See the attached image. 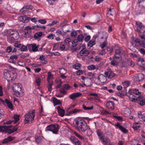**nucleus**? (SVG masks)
I'll return each mask as SVG.
<instances>
[{"label": "nucleus", "mask_w": 145, "mask_h": 145, "mask_svg": "<svg viewBox=\"0 0 145 145\" xmlns=\"http://www.w3.org/2000/svg\"><path fill=\"white\" fill-rule=\"evenodd\" d=\"M35 110H30L25 115L24 123L25 124L28 123L30 122L31 123L32 122V121L34 120L35 118Z\"/></svg>", "instance_id": "f257e3e1"}, {"label": "nucleus", "mask_w": 145, "mask_h": 145, "mask_svg": "<svg viewBox=\"0 0 145 145\" xmlns=\"http://www.w3.org/2000/svg\"><path fill=\"white\" fill-rule=\"evenodd\" d=\"M75 125L77 127L78 129H80L82 132H84L88 129L87 123L84 120H76Z\"/></svg>", "instance_id": "f03ea898"}, {"label": "nucleus", "mask_w": 145, "mask_h": 145, "mask_svg": "<svg viewBox=\"0 0 145 145\" xmlns=\"http://www.w3.org/2000/svg\"><path fill=\"white\" fill-rule=\"evenodd\" d=\"M12 89L14 92V94H15L17 97L20 96V91H21L22 89L21 87H20V85L18 83H15L14 84L12 87Z\"/></svg>", "instance_id": "7ed1b4c3"}, {"label": "nucleus", "mask_w": 145, "mask_h": 145, "mask_svg": "<svg viewBox=\"0 0 145 145\" xmlns=\"http://www.w3.org/2000/svg\"><path fill=\"white\" fill-rule=\"evenodd\" d=\"M14 74L13 72L10 71H8L7 70H5L4 73L5 78L7 80H11L14 78Z\"/></svg>", "instance_id": "20e7f679"}, {"label": "nucleus", "mask_w": 145, "mask_h": 145, "mask_svg": "<svg viewBox=\"0 0 145 145\" xmlns=\"http://www.w3.org/2000/svg\"><path fill=\"white\" fill-rule=\"evenodd\" d=\"M84 39V36L83 34H81L79 35L77 37V40H74L72 42V46L73 47L76 46L78 44V41L79 42H82Z\"/></svg>", "instance_id": "39448f33"}, {"label": "nucleus", "mask_w": 145, "mask_h": 145, "mask_svg": "<svg viewBox=\"0 0 145 145\" xmlns=\"http://www.w3.org/2000/svg\"><path fill=\"white\" fill-rule=\"evenodd\" d=\"M137 103L141 106L145 105V99H143L142 95L139 96L138 97V100Z\"/></svg>", "instance_id": "423d86ee"}, {"label": "nucleus", "mask_w": 145, "mask_h": 145, "mask_svg": "<svg viewBox=\"0 0 145 145\" xmlns=\"http://www.w3.org/2000/svg\"><path fill=\"white\" fill-rule=\"evenodd\" d=\"M82 79V80L84 81V86H90L92 85L90 84L89 85V83H90L91 81V79L88 77H85L84 76H82L81 77Z\"/></svg>", "instance_id": "0eeeda50"}, {"label": "nucleus", "mask_w": 145, "mask_h": 145, "mask_svg": "<svg viewBox=\"0 0 145 145\" xmlns=\"http://www.w3.org/2000/svg\"><path fill=\"white\" fill-rule=\"evenodd\" d=\"M105 74L106 75V77H108V78H111L115 76L113 72L110 69L109 70H107L105 72Z\"/></svg>", "instance_id": "6e6552de"}, {"label": "nucleus", "mask_w": 145, "mask_h": 145, "mask_svg": "<svg viewBox=\"0 0 145 145\" xmlns=\"http://www.w3.org/2000/svg\"><path fill=\"white\" fill-rule=\"evenodd\" d=\"M38 46L35 44H31L28 45V48L29 51L31 50V48L33 52H36L38 51Z\"/></svg>", "instance_id": "1a4fd4ad"}, {"label": "nucleus", "mask_w": 145, "mask_h": 145, "mask_svg": "<svg viewBox=\"0 0 145 145\" xmlns=\"http://www.w3.org/2000/svg\"><path fill=\"white\" fill-rule=\"evenodd\" d=\"M82 95V93H74L70 95L69 96V97L72 100H74L76 98L79 97Z\"/></svg>", "instance_id": "9d476101"}, {"label": "nucleus", "mask_w": 145, "mask_h": 145, "mask_svg": "<svg viewBox=\"0 0 145 145\" xmlns=\"http://www.w3.org/2000/svg\"><path fill=\"white\" fill-rule=\"evenodd\" d=\"M57 109L59 115L62 117L63 116L65 113V110L61 109L59 106H58L57 107Z\"/></svg>", "instance_id": "9b49d317"}, {"label": "nucleus", "mask_w": 145, "mask_h": 145, "mask_svg": "<svg viewBox=\"0 0 145 145\" xmlns=\"http://www.w3.org/2000/svg\"><path fill=\"white\" fill-rule=\"evenodd\" d=\"M89 53V51L87 50L86 48L82 49L80 52V54L81 56L84 55L85 56H87Z\"/></svg>", "instance_id": "f8f14e48"}, {"label": "nucleus", "mask_w": 145, "mask_h": 145, "mask_svg": "<svg viewBox=\"0 0 145 145\" xmlns=\"http://www.w3.org/2000/svg\"><path fill=\"white\" fill-rule=\"evenodd\" d=\"M52 133L54 134H56L57 133L59 128V125H54L52 124Z\"/></svg>", "instance_id": "ddd939ff"}, {"label": "nucleus", "mask_w": 145, "mask_h": 145, "mask_svg": "<svg viewBox=\"0 0 145 145\" xmlns=\"http://www.w3.org/2000/svg\"><path fill=\"white\" fill-rule=\"evenodd\" d=\"M14 138L11 136H8L7 138L4 139L2 141V143L5 144L14 140Z\"/></svg>", "instance_id": "4468645a"}, {"label": "nucleus", "mask_w": 145, "mask_h": 145, "mask_svg": "<svg viewBox=\"0 0 145 145\" xmlns=\"http://www.w3.org/2000/svg\"><path fill=\"white\" fill-rule=\"evenodd\" d=\"M114 103L112 101H109L107 102L106 105L107 107L110 108L112 110L114 109Z\"/></svg>", "instance_id": "2eb2a0df"}, {"label": "nucleus", "mask_w": 145, "mask_h": 145, "mask_svg": "<svg viewBox=\"0 0 145 145\" xmlns=\"http://www.w3.org/2000/svg\"><path fill=\"white\" fill-rule=\"evenodd\" d=\"M98 34H99V36L101 37V39H103L104 38V36L106 38V40L108 37V34L106 32L104 31L99 32Z\"/></svg>", "instance_id": "dca6fc26"}, {"label": "nucleus", "mask_w": 145, "mask_h": 145, "mask_svg": "<svg viewBox=\"0 0 145 145\" xmlns=\"http://www.w3.org/2000/svg\"><path fill=\"white\" fill-rule=\"evenodd\" d=\"M5 103L7 104L8 107L10 109L12 110H13L12 104L11 103V102L8 99H5Z\"/></svg>", "instance_id": "f3484780"}, {"label": "nucleus", "mask_w": 145, "mask_h": 145, "mask_svg": "<svg viewBox=\"0 0 145 145\" xmlns=\"http://www.w3.org/2000/svg\"><path fill=\"white\" fill-rule=\"evenodd\" d=\"M98 80L101 82H104L106 81V77L102 74H100L97 78Z\"/></svg>", "instance_id": "a211bd4d"}, {"label": "nucleus", "mask_w": 145, "mask_h": 145, "mask_svg": "<svg viewBox=\"0 0 145 145\" xmlns=\"http://www.w3.org/2000/svg\"><path fill=\"white\" fill-rule=\"evenodd\" d=\"M129 99L133 102H137L138 100V97H137L133 94H130L129 96Z\"/></svg>", "instance_id": "6ab92c4d"}, {"label": "nucleus", "mask_w": 145, "mask_h": 145, "mask_svg": "<svg viewBox=\"0 0 145 145\" xmlns=\"http://www.w3.org/2000/svg\"><path fill=\"white\" fill-rule=\"evenodd\" d=\"M52 99L53 100V103L54 104V106L61 104V102L60 100L57 99L55 97H53Z\"/></svg>", "instance_id": "aec40b11"}, {"label": "nucleus", "mask_w": 145, "mask_h": 145, "mask_svg": "<svg viewBox=\"0 0 145 145\" xmlns=\"http://www.w3.org/2000/svg\"><path fill=\"white\" fill-rule=\"evenodd\" d=\"M137 81H142L144 78V75L142 73L139 74H137Z\"/></svg>", "instance_id": "412c9836"}, {"label": "nucleus", "mask_w": 145, "mask_h": 145, "mask_svg": "<svg viewBox=\"0 0 145 145\" xmlns=\"http://www.w3.org/2000/svg\"><path fill=\"white\" fill-rule=\"evenodd\" d=\"M33 8V7L31 5L25 6L21 9L20 12H23V10H22L24 9H31Z\"/></svg>", "instance_id": "4be33fe9"}, {"label": "nucleus", "mask_w": 145, "mask_h": 145, "mask_svg": "<svg viewBox=\"0 0 145 145\" xmlns=\"http://www.w3.org/2000/svg\"><path fill=\"white\" fill-rule=\"evenodd\" d=\"M44 57V56L42 55L40 57L39 59L40 60L41 62L42 63L44 64H46L47 63V61Z\"/></svg>", "instance_id": "5701e85b"}, {"label": "nucleus", "mask_w": 145, "mask_h": 145, "mask_svg": "<svg viewBox=\"0 0 145 145\" xmlns=\"http://www.w3.org/2000/svg\"><path fill=\"white\" fill-rule=\"evenodd\" d=\"M82 111V110L77 109H74L72 111H70L69 113L67 114V115L69 116L72 114H74L78 112Z\"/></svg>", "instance_id": "b1692460"}, {"label": "nucleus", "mask_w": 145, "mask_h": 145, "mask_svg": "<svg viewBox=\"0 0 145 145\" xmlns=\"http://www.w3.org/2000/svg\"><path fill=\"white\" fill-rule=\"evenodd\" d=\"M101 142L105 145H112V144H110V140L107 139H106L105 140H102Z\"/></svg>", "instance_id": "393cba45"}, {"label": "nucleus", "mask_w": 145, "mask_h": 145, "mask_svg": "<svg viewBox=\"0 0 145 145\" xmlns=\"http://www.w3.org/2000/svg\"><path fill=\"white\" fill-rule=\"evenodd\" d=\"M53 84V81L48 82V89L49 91H51L52 89V86Z\"/></svg>", "instance_id": "a878e982"}, {"label": "nucleus", "mask_w": 145, "mask_h": 145, "mask_svg": "<svg viewBox=\"0 0 145 145\" xmlns=\"http://www.w3.org/2000/svg\"><path fill=\"white\" fill-rule=\"evenodd\" d=\"M19 20L23 23H26V16H21L19 17Z\"/></svg>", "instance_id": "bb28decb"}, {"label": "nucleus", "mask_w": 145, "mask_h": 145, "mask_svg": "<svg viewBox=\"0 0 145 145\" xmlns=\"http://www.w3.org/2000/svg\"><path fill=\"white\" fill-rule=\"evenodd\" d=\"M6 126L4 125L2 126H0V131L1 132H5L6 133L8 132L6 129Z\"/></svg>", "instance_id": "cd10ccee"}, {"label": "nucleus", "mask_w": 145, "mask_h": 145, "mask_svg": "<svg viewBox=\"0 0 145 145\" xmlns=\"http://www.w3.org/2000/svg\"><path fill=\"white\" fill-rule=\"evenodd\" d=\"M52 124H50L48 125L46 128V131H51L52 132L53 131L52 130Z\"/></svg>", "instance_id": "c85d7f7f"}, {"label": "nucleus", "mask_w": 145, "mask_h": 145, "mask_svg": "<svg viewBox=\"0 0 145 145\" xmlns=\"http://www.w3.org/2000/svg\"><path fill=\"white\" fill-rule=\"evenodd\" d=\"M127 63L128 65H130L131 67H133L135 65V63L131 59H129L127 61Z\"/></svg>", "instance_id": "c756f323"}, {"label": "nucleus", "mask_w": 145, "mask_h": 145, "mask_svg": "<svg viewBox=\"0 0 145 145\" xmlns=\"http://www.w3.org/2000/svg\"><path fill=\"white\" fill-rule=\"evenodd\" d=\"M95 44V42L92 40H91L88 43V46L90 47V48L92 47L93 45Z\"/></svg>", "instance_id": "7c9ffc66"}, {"label": "nucleus", "mask_w": 145, "mask_h": 145, "mask_svg": "<svg viewBox=\"0 0 145 145\" xmlns=\"http://www.w3.org/2000/svg\"><path fill=\"white\" fill-rule=\"evenodd\" d=\"M18 32L13 31H12L8 33V35L10 36H12V35H15V36H18Z\"/></svg>", "instance_id": "2f4dec72"}, {"label": "nucleus", "mask_w": 145, "mask_h": 145, "mask_svg": "<svg viewBox=\"0 0 145 145\" xmlns=\"http://www.w3.org/2000/svg\"><path fill=\"white\" fill-rule=\"evenodd\" d=\"M71 140L76 144V143L80 141L75 137H72L71 138Z\"/></svg>", "instance_id": "473e14b6"}, {"label": "nucleus", "mask_w": 145, "mask_h": 145, "mask_svg": "<svg viewBox=\"0 0 145 145\" xmlns=\"http://www.w3.org/2000/svg\"><path fill=\"white\" fill-rule=\"evenodd\" d=\"M116 93L118 96L120 97H123L125 95L124 92H123V91H121V92H116Z\"/></svg>", "instance_id": "72a5a7b5"}, {"label": "nucleus", "mask_w": 145, "mask_h": 145, "mask_svg": "<svg viewBox=\"0 0 145 145\" xmlns=\"http://www.w3.org/2000/svg\"><path fill=\"white\" fill-rule=\"evenodd\" d=\"M110 63L113 66L118 65L119 64V63L115 60L112 61L110 62Z\"/></svg>", "instance_id": "f704fd0d"}, {"label": "nucleus", "mask_w": 145, "mask_h": 145, "mask_svg": "<svg viewBox=\"0 0 145 145\" xmlns=\"http://www.w3.org/2000/svg\"><path fill=\"white\" fill-rule=\"evenodd\" d=\"M88 68L90 70H93L95 69V65H91L88 66Z\"/></svg>", "instance_id": "c9c22d12"}, {"label": "nucleus", "mask_w": 145, "mask_h": 145, "mask_svg": "<svg viewBox=\"0 0 145 145\" xmlns=\"http://www.w3.org/2000/svg\"><path fill=\"white\" fill-rule=\"evenodd\" d=\"M120 129L124 133H127L128 132V130L125 128L123 127L122 126L120 127Z\"/></svg>", "instance_id": "e433bc0d"}, {"label": "nucleus", "mask_w": 145, "mask_h": 145, "mask_svg": "<svg viewBox=\"0 0 145 145\" xmlns=\"http://www.w3.org/2000/svg\"><path fill=\"white\" fill-rule=\"evenodd\" d=\"M59 72L61 74H65L66 73V71L65 69H60Z\"/></svg>", "instance_id": "4c0bfd02"}, {"label": "nucleus", "mask_w": 145, "mask_h": 145, "mask_svg": "<svg viewBox=\"0 0 145 145\" xmlns=\"http://www.w3.org/2000/svg\"><path fill=\"white\" fill-rule=\"evenodd\" d=\"M27 48L26 46L23 45L22 47L20 48V50L22 51H25L27 50Z\"/></svg>", "instance_id": "58836bf2"}, {"label": "nucleus", "mask_w": 145, "mask_h": 145, "mask_svg": "<svg viewBox=\"0 0 145 145\" xmlns=\"http://www.w3.org/2000/svg\"><path fill=\"white\" fill-rule=\"evenodd\" d=\"M18 64L20 66L24 67L26 65L24 61H19L18 62Z\"/></svg>", "instance_id": "ea45409f"}, {"label": "nucleus", "mask_w": 145, "mask_h": 145, "mask_svg": "<svg viewBox=\"0 0 145 145\" xmlns=\"http://www.w3.org/2000/svg\"><path fill=\"white\" fill-rule=\"evenodd\" d=\"M29 56V54L28 53L22 54L20 56V57L22 59H24L26 57H28Z\"/></svg>", "instance_id": "a19ab883"}, {"label": "nucleus", "mask_w": 145, "mask_h": 145, "mask_svg": "<svg viewBox=\"0 0 145 145\" xmlns=\"http://www.w3.org/2000/svg\"><path fill=\"white\" fill-rule=\"evenodd\" d=\"M12 48L11 46H8L6 48V52L7 53L12 52Z\"/></svg>", "instance_id": "79ce46f5"}, {"label": "nucleus", "mask_w": 145, "mask_h": 145, "mask_svg": "<svg viewBox=\"0 0 145 145\" xmlns=\"http://www.w3.org/2000/svg\"><path fill=\"white\" fill-rule=\"evenodd\" d=\"M68 21L66 20H64L60 24V26L61 27H63L64 26L66 25V23Z\"/></svg>", "instance_id": "37998d69"}, {"label": "nucleus", "mask_w": 145, "mask_h": 145, "mask_svg": "<svg viewBox=\"0 0 145 145\" xmlns=\"http://www.w3.org/2000/svg\"><path fill=\"white\" fill-rule=\"evenodd\" d=\"M136 24L139 27L140 29H142V28H144V26L142 23L136 22Z\"/></svg>", "instance_id": "c03bdc74"}, {"label": "nucleus", "mask_w": 145, "mask_h": 145, "mask_svg": "<svg viewBox=\"0 0 145 145\" xmlns=\"http://www.w3.org/2000/svg\"><path fill=\"white\" fill-rule=\"evenodd\" d=\"M116 53L114 55V58L117 59V60L119 59L120 57V56L117 53V51H116Z\"/></svg>", "instance_id": "a18cd8bd"}, {"label": "nucleus", "mask_w": 145, "mask_h": 145, "mask_svg": "<svg viewBox=\"0 0 145 145\" xmlns=\"http://www.w3.org/2000/svg\"><path fill=\"white\" fill-rule=\"evenodd\" d=\"M81 65L80 63H77L74 65V68L77 69H78L81 66Z\"/></svg>", "instance_id": "49530a36"}, {"label": "nucleus", "mask_w": 145, "mask_h": 145, "mask_svg": "<svg viewBox=\"0 0 145 145\" xmlns=\"http://www.w3.org/2000/svg\"><path fill=\"white\" fill-rule=\"evenodd\" d=\"M52 76L53 75L51 72H48V76L47 77L48 82L50 81L49 80L51 78V77H52Z\"/></svg>", "instance_id": "de8ad7c7"}, {"label": "nucleus", "mask_w": 145, "mask_h": 145, "mask_svg": "<svg viewBox=\"0 0 145 145\" xmlns=\"http://www.w3.org/2000/svg\"><path fill=\"white\" fill-rule=\"evenodd\" d=\"M64 88L66 89H69L71 87L68 84H65L63 85Z\"/></svg>", "instance_id": "09e8293b"}, {"label": "nucleus", "mask_w": 145, "mask_h": 145, "mask_svg": "<svg viewBox=\"0 0 145 145\" xmlns=\"http://www.w3.org/2000/svg\"><path fill=\"white\" fill-rule=\"evenodd\" d=\"M35 82L37 84V86H40L41 82V80L40 78H37L36 79Z\"/></svg>", "instance_id": "8fccbe9b"}, {"label": "nucleus", "mask_w": 145, "mask_h": 145, "mask_svg": "<svg viewBox=\"0 0 145 145\" xmlns=\"http://www.w3.org/2000/svg\"><path fill=\"white\" fill-rule=\"evenodd\" d=\"M77 35V33L75 31H72L71 33V36L72 37H75Z\"/></svg>", "instance_id": "3c124183"}, {"label": "nucleus", "mask_w": 145, "mask_h": 145, "mask_svg": "<svg viewBox=\"0 0 145 145\" xmlns=\"http://www.w3.org/2000/svg\"><path fill=\"white\" fill-rule=\"evenodd\" d=\"M38 22L41 24H44L46 23V21L44 19H40L39 20Z\"/></svg>", "instance_id": "603ef678"}, {"label": "nucleus", "mask_w": 145, "mask_h": 145, "mask_svg": "<svg viewBox=\"0 0 145 145\" xmlns=\"http://www.w3.org/2000/svg\"><path fill=\"white\" fill-rule=\"evenodd\" d=\"M96 132L99 137L101 136L103 134V133L101 132V131L99 129Z\"/></svg>", "instance_id": "864d4df0"}, {"label": "nucleus", "mask_w": 145, "mask_h": 145, "mask_svg": "<svg viewBox=\"0 0 145 145\" xmlns=\"http://www.w3.org/2000/svg\"><path fill=\"white\" fill-rule=\"evenodd\" d=\"M18 58V57L16 55L11 56L10 57V59L12 60H14V59H17Z\"/></svg>", "instance_id": "5fc2aeb1"}, {"label": "nucleus", "mask_w": 145, "mask_h": 145, "mask_svg": "<svg viewBox=\"0 0 145 145\" xmlns=\"http://www.w3.org/2000/svg\"><path fill=\"white\" fill-rule=\"evenodd\" d=\"M41 138L40 137H37L35 139L36 142L38 143H39L41 141Z\"/></svg>", "instance_id": "6e6d98bb"}, {"label": "nucleus", "mask_w": 145, "mask_h": 145, "mask_svg": "<svg viewBox=\"0 0 145 145\" xmlns=\"http://www.w3.org/2000/svg\"><path fill=\"white\" fill-rule=\"evenodd\" d=\"M139 118H141L143 121L145 122V114H141L140 116H139Z\"/></svg>", "instance_id": "4d7b16f0"}, {"label": "nucleus", "mask_w": 145, "mask_h": 145, "mask_svg": "<svg viewBox=\"0 0 145 145\" xmlns=\"http://www.w3.org/2000/svg\"><path fill=\"white\" fill-rule=\"evenodd\" d=\"M139 44L142 47L145 48V43L143 41H140Z\"/></svg>", "instance_id": "13d9d810"}, {"label": "nucleus", "mask_w": 145, "mask_h": 145, "mask_svg": "<svg viewBox=\"0 0 145 145\" xmlns=\"http://www.w3.org/2000/svg\"><path fill=\"white\" fill-rule=\"evenodd\" d=\"M76 74L77 75H80L83 73V71L80 70L77 71L76 72Z\"/></svg>", "instance_id": "bf43d9fd"}, {"label": "nucleus", "mask_w": 145, "mask_h": 145, "mask_svg": "<svg viewBox=\"0 0 145 145\" xmlns=\"http://www.w3.org/2000/svg\"><path fill=\"white\" fill-rule=\"evenodd\" d=\"M58 83H59L60 84L58 86H56V88H60L61 86L62 82L61 81V80H59L58 82Z\"/></svg>", "instance_id": "052dcab7"}, {"label": "nucleus", "mask_w": 145, "mask_h": 145, "mask_svg": "<svg viewBox=\"0 0 145 145\" xmlns=\"http://www.w3.org/2000/svg\"><path fill=\"white\" fill-rule=\"evenodd\" d=\"M47 1L50 5H52L54 4V2L56 1V0H47Z\"/></svg>", "instance_id": "680f3d73"}, {"label": "nucleus", "mask_w": 145, "mask_h": 145, "mask_svg": "<svg viewBox=\"0 0 145 145\" xmlns=\"http://www.w3.org/2000/svg\"><path fill=\"white\" fill-rule=\"evenodd\" d=\"M20 116L18 115H14L13 117L15 120H19Z\"/></svg>", "instance_id": "e2e57ef3"}, {"label": "nucleus", "mask_w": 145, "mask_h": 145, "mask_svg": "<svg viewBox=\"0 0 145 145\" xmlns=\"http://www.w3.org/2000/svg\"><path fill=\"white\" fill-rule=\"evenodd\" d=\"M90 36L89 35H88L85 38L84 40L86 42H87L90 40Z\"/></svg>", "instance_id": "0e129e2a"}, {"label": "nucleus", "mask_w": 145, "mask_h": 145, "mask_svg": "<svg viewBox=\"0 0 145 145\" xmlns=\"http://www.w3.org/2000/svg\"><path fill=\"white\" fill-rule=\"evenodd\" d=\"M133 93L134 94L137 95H139L140 92H139L138 89H135L133 90Z\"/></svg>", "instance_id": "69168bd1"}, {"label": "nucleus", "mask_w": 145, "mask_h": 145, "mask_svg": "<svg viewBox=\"0 0 145 145\" xmlns=\"http://www.w3.org/2000/svg\"><path fill=\"white\" fill-rule=\"evenodd\" d=\"M74 133L76 134V136L77 137H78L79 138L81 139H83V137L82 136L80 135L79 134L75 132H74Z\"/></svg>", "instance_id": "338daca9"}, {"label": "nucleus", "mask_w": 145, "mask_h": 145, "mask_svg": "<svg viewBox=\"0 0 145 145\" xmlns=\"http://www.w3.org/2000/svg\"><path fill=\"white\" fill-rule=\"evenodd\" d=\"M54 35H53L52 34L50 35L47 38H48L49 39H54Z\"/></svg>", "instance_id": "774afa93"}]
</instances>
